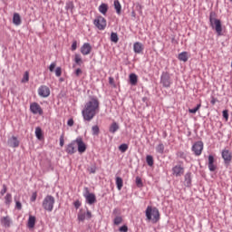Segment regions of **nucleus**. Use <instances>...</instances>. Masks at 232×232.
Wrapping results in <instances>:
<instances>
[{
	"instance_id": "11",
	"label": "nucleus",
	"mask_w": 232,
	"mask_h": 232,
	"mask_svg": "<svg viewBox=\"0 0 232 232\" xmlns=\"http://www.w3.org/2000/svg\"><path fill=\"white\" fill-rule=\"evenodd\" d=\"M75 144L78 146V151L79 153H84L86 151V144L82 140V138L79 137L76 140H74Z\"/></svg>"
},
{
	"instance_id": "34",
	"label": "nucleus",
	"mask_w": 232,
	"mask_h": 232,
	"mask_svg": "<svg viewBox=\"0 0 232 232\" xmlns=\"http://www.w3.org/2000/svg\"><path fill=\"white\" fill-rule=\"evenodd\" d=\"M111 43H119V35L117 34V33L111 34Z\"/></svg>"
},
{
	"instance_id": "13",
	"label": "nucleus",
	"mask_w": 232,
	"mask_h": 232,
	"mask_svg": "<svg viewBox=\"0 0 232 232\" xmlns=\"http://www.w3.org/2000/svg\"><path fill=\"white\" fill-rule=\"evenodd\" d=\"M172 173L175 177H182L184 175V169L180 165H176L172 168Z\"/></svg>"
},
{
	"instance_id": "37",
	"label": "nucleus",
	"mask_w": 232,
	"mask_h": 232,
	"mask_svg": "<svg viewBox=\"0 0 232 232\" xmlns=\"http://www.w3.org/2000/svg\"><path fill=\"white\" fill-rule=\"evenodd\" d=\"M119 150L121 151V153H126V151H128V144L122 143L119 146Z\"/></svg>"
},
{
	"instance_id": "52",
	"label": "nucleus",
	"mask_w": 232,
	"mask_h": 232,
	"mask_svg": "<svg viewBox=\"0 0 232 232\" xmlns=\"http://www.w3.org/2000/svg\"><path fill=\"white\" fill-rule=\"evenodd\" d=\"M60 146H61V148H63V146H64V135L63 134L60 137Z\"/></svg>"
},
{
	"instance_id": "43",
	"label": "nucleus",
	"mask_w": 232,
	"mask_h": 232,
	"mask_svg": "<svg viewBox=\"0 0 232 232\" xmlns=\"http://www.w3.org/2000/svg\"><path fill=\"white\" fill-rule=\"evenodd\" d=\"M55 75L56 77H61V75H63V69L61 67L55 69Z\"/></svg>"
},
{
	"instance_id": "15",
	"label": "nucleus",
	"mask_w": 232,
	"mask_h": 232,
	"mask_svg": "<svg viewBox=\"0 0 232 232\" xmlns=\"http://www.w3.org/2000/svg\"><path fill=\"white\" fill-rule=\"evenodd\" d=\"M7 144L10 148H19V140H17V137L13 136L8 140Z\"/></svg>"
},
{
	"instance_id": "9",
	"label": "nucleus",
	"mask_w": 232,
	"mask_h": 232,
	"mask_svg": "<svg viewBox=\"0 0 232 232\" xmlns=\"http://www.w3.org/2000/svg\"><path fill=\"white\" fill-rule=\"evenodd\" d=\"M221 156H222V159L224 160L225 165L229 166V164H231V160H232L231 151H229V150L225 149L222 150Z\"/></svg>"
},
{
	"instance_id": "50",
	"label": "nucleus",
	"mask_w": 232,
	"mask_h": 232,
	"mask_svg": "<svg viewBox=\"0 0 232 232\" xmlns=\"http://www.w3.org/2000/svg\"><path fill=\"white\" fill-rule=\"evenodd\" d=\"M71 50L72 52H75V50H77V41H74L72 44Z\"/></svg>"
},
{
	"instance_id": "6",
	"label": "nucleus",
	"mask_w": 232,
	"mask_h": 232,
	"mask_svg": "<svg viewBox=\"0 0 232 232\" xmlns=\"http://www.w3.org/2000/svg\"><path fill=\"white\" fill-rule=\"evenodd\" d=\"M160 84H162L163 88H169L171 86V76L168 72H164L160 77Z\"/></svg>"
},
{
	"instance_id": "28",
	"label": "nucleus",
	"mask_w": 232,
	"mask_h": 232,
	"mask_svg": "<svg viewBox=\"0 0 232 232\" xmlns=\"http://www.w3.org/2000/svg\"><path fill=\"white\" fill-rule=\"evenodd\" d=\"M35 136L38 140H43V130L41 129V127L35 128Z\"/></svg>"
},
{
	"instance_id": "5",
	"label": "nucleus",
	"mask_w": 232,
	"mask_h": 232,
	"mask_svg": "<svg viewBox=\"0 0 232 232\" xmlns=\"http://www.w3.org/2000/svg\"><path fill=\"white\" fill-rule=\"evenodd\" d=\"M93 24L98 30H105L107 25L106 18L102 15L96 16L93 20Z\"/></svg>"
},
{
	"instance_id": "2",
	"label": "nucleus",
	"mask_w": 232,
	"mask_h": 232,
	"mask_svg": "<svg viewBox=\"0 0 232 232\" xmlns=\"http://www.w3.org/2000/svg\"><path fill=\"white\" fill-rule=\"evenodd\" d=\"M145 215L147 220H152L153 224H157V222L160 220V213L157 208H151L150 206L147 207Z\"/></svg>"
},
{
	"instance_id": "42",
	"label": "nucleus",
	"mask_w": 232,
	"mask_h": 232,
	"mask_svg": "<svg viewBox=\"0 0 232 232\" xmlns=\"http://www.w3.org/2000/svg\"><path fill=\"white\" fill-rule=\"evenodd\" d=\"M29 79H30V74L28 73V72H25L22 79V82H28Z\"/></svg>"
},
{
	"instance_id": "27",
	"label": "nucleus",
	"mask_w": 232,
	"mask_h": 232,
	"mask_svg": "<svg viewBox=\"0 0 232 232\" xmlns=\"http://www.w3.org/2000/svg\"><path fill=\"white\" fill-rule=\"evenodd\" d=\"M99 12H101V14H102L103 15H106L108 12V4H102L99 6Z\"/></svg>"
},
{
	"instance_id": "59",
	"label": "nucleus",
	"mask_w": 232,
	"mask_h": 232,
	"mask_svg": "<svg viewBox=\"0 0 232 232\" xmlns=\"http://www.w3.org/2000/svg\"><path fill=\"white\" fill-rule=\"evenodd\" d=\"M109 82H110V84H113V78L112 77L109 78Z\"/></svg>"
},
{
	"instance_id": "16",
	"label": "nucleus",
	"mask_w": 232,
	"mask_h": 232,
	"mask_svg": "<svg viewBox=\"0 0 232 232\" xmlns=\"http://www.w3.org/2000/svg\"><path fill=\"white\" fill-rule=\"evenodd\" d=\"M65 151L68 155H73L75 153V140L66 146Z\"/></svg>"
},
{
	"instance_id": "62",
	"label": "nucleus",
	"mask_w": 232,
	"mask_h": 232,
	"mask_svg": "<svg viewBox=\"0 0 232 232\" xmlns=\"http://www.w3.org/2000/svg\"><path fill=\"white\" fill-rule=\"evenodd\" d=\"M44 1V3H46V2H48V0H43Z\"/></svg>"
},
{
	"instance_id": "31",
	"label": "nucleus",
	"mask_w": 232,
	"mask_h": 232,
	"mask_svg": "<svg viewBox=\"0 0 232 232\" xmlns=\"http://www.w3.org/2000/svg\"><path fill=\"white\" fill-rule=\"evenodd\" d=\"M156 151H157V153H160V155H162L164 153V144L163 143H160L156 147Z\"/></svg>"
},
{
	"instance_id": "23",
	"label": "nucleus",
	"mask_w": 232,
	"mask_h": 232,
	"mask_svg": "<svg viewBox=\"0 0 232 232\" xmlns=\"http://www.w3.org/2000/svg\"><path fill=\"white\" fill-rule=\"evenodd\" d=\"M13 23L15 24V26H19L21 24V15L19 14L14 13L13 16Z\"/></svg>"
},
{
	"instance_id": "57",
	"label": "nucleus",
	"mask_w": 232,
	"mask_h": 232,
	"mask_svg": "<svg viewBox=\"0 0 232 232\" xmlns=\"http://www.w3.org/2000/svg\"><path fill=\"white\" fill-rule=\"evenodd\" d=\"M85 217H86V218H92V212L90 210H87Z\"/></svg>"
},
{
	"instance_id": "26",
	"label": "nucleus",
	"mask_w": 232,
	"mask_h": 232,
	"mask_svg": "<svg viewBox=\"0 0 232 232\" xmlns=\"http://www.w3.org/2000/svg\"><path fill=\"white\" fill-rule=\"evenodd\" d=\"M137 82H138L137 74L130 73V83L131 84V86H135L137 84Z\"/></svg>"
},
{
	"instance_id": "14",
	"label": "nucleus",
	"mask_w": 232,
	"mask_h": 232,
	"mask_svg": "<svg viewBox=\"0 0 232 232\" xmlns=\"http://www.w3.org/2000/svg\"><path fill=\"white\" fill-rule=\"evenodd\" d=\"M81 53L82 55H90L92 53V45L89 43L83 44L81 47Z\"/></svg>"
},
{
	"instance_id": "10",
	"label": "nucleus",
	"mask_w": 232,
	"mask_h": 232,
	"mask_svg": "<svg viewBox=\"0 0 232 232\" xmlns=\"http://www.w3.org/2000/svg\"><path fill=\"white\" fill-rule=\"evenodd\" d=\"M30 111L31 113H34V115H43V108H41V105L37 102H33L30 105Z\"/></svg>"
},
{
	"instance_id": "33",
	"label": "nucleus",
	"mask_w": 232,
	"mask_h": 232,
	"mask_svg": "<svg viewBox=\"0 0 232 232\" xmlns=\"http://www.w3.org/2000/svg\"><path fill=\"white\" fill-rule=\"evenodd\" d=\"M92 135H99L101 133V129H99V125H94L92 127Z\"/></svg>"
},
{
	"instance_id": "4",
	"label": "nucleus",
	"mask_w": 232,
	"mask_h": 232,
	"mask_svg": "<svg viewBox=\"0 0 232 232\" xmlns=\"http://www.w3.org/2000/svg\"><path fill=\"white\" fill-rule=\"evenodd\" d=\"M55 204V198L52 195H47L42 203V207L45 211L52 213L53 211V205Z\"/></svg>"
},
{
	"instance_id": "3",
	"label": "nucleus",
	"mask_w": 232,
	"mask_h": 232,
	"mask_svg": "<svg viewBox=\"0 0 232 232\" xmlns=\"http://www.w3.org/2000/svg\"><path fill=\"white\" fill-rule=\"evenodd\" d=\"M209 23L212 28H215L218 35H222V22L217 19V14L215 12H210Z\"/></svg>"
},
{
	"instance_id": "24",
	"label": "nucleus",
	"mask_w": 232,
	"mask_h": 232,
	"mask_svg": "<svg viewBox=\"0 0 232 232\" xmlns=\"http://www.w3.org/2000/svg\"><path fill=\"white\" fill-rule=\"evenodd\" d=\"M184 184L187 188L191 187V173L188 172L187 174H185V181Z\"/></svg>"
},
{
	"instance_id": "48",
	"label": "nucleus",
	"mask_w": 232,
	"mask_h": 232,
	"mask_svg": "<svg viewBox=\"0 0 232 232\" xmlns=\"http://www.w3.org/2000/svg\"><path fill=\"white\" fill-rule=\"evenodd\" d=\"M55 66H57V64L55 63H51L50 66H49V71L50 72H54Z\"/></svg>"
},
{
	"instance_id": "7",
	"label": "nucleus",
	"mask_w": 232,
	"mask_h": 232,
	"mask_svg": "<svg viewBox=\"0 0 232 232\" xmlns=\"http://www.w3.org/2000/svg\"><path fill=\"white\" fill-rule=\"evenodd\" d=\"M83 197L85 198L87 204H90V206L97 202V198L95 197V194L90 193L88 188H85V193L83 194Z\"/></svg>"
},
{
	"instance_id": "41",
	"label": "nucleus",
	"mask_w": 232,
	"mask_h": 232,
	"mask_svg": "<svg viewBox=\"0 0 232 232\" xmlns=\"http://www.w3.org/2000/svg\"><path fill=\"white\" fill-rule=\"evenodd\" d=\"M85 219H86V213L78 214V220H80V222H84Z\"/></svg>"
},
{
	"instance_id": "44",
	"label": "nucleus",
	"mask_w": 232,
	"mask_h": 232,
	"mask_svg": "<svg viewBox=\"0 0 232 232\" xmlns=\"http://www.w3.org/2000/svg\"><path fill=\"white\" fill-rule=\"evenodd\" d=\"M15 208L21 211L23 209V204H21V201H15Z\"/></svg>"
},
{
	"instance_id": "46",
	"label": "nucleus",
	"mask_w": 232,
	"mask_h": 232,
	"mask_svg": "<svg viewBox=\"0 0 232 232\" xmlns=\"http://www.w3.org/2000/svg\"><path fill=\"white\" fill-rule=\"evenodd\" d=\"M120 232H128V226L123 225L119 228Z\"/></svg>"
},
{
	"instance_id": "40",
	"label": "nucleus",
	"mask_w": 232,
	"mask_h": 232,
	"mask_svg": "<svg viewBox=\"0 0 232 232\" xmlns=\"http://www.w3.org/2000/svg\"><path fill=\"white\" fill-rule=\"evenodd\" d=\"M5 204L10 205L12 204V194L8 193L5 196Z\"/></svg>"
},
{
	"instance_id": "35",
	"label": "nucleus",
	"mask_w": 232,
	"mask_h": 232,
	"mask_svg": "<svg viewBox=\"0 0 232 232\" xmlns=\"http://www.w3.org/2000/svg\"><path fill=\"white\" fill-rule=\"evenodd\" d=\"M74 63H76V64L81 66V64L82 63V58H81V54H75L74 55Z\"/></svg>"
},
{
	"instance_id": "39",
	"label": "nucleus",
	"mask_w": 232,
	"mask_h": 232,
	"mask_svg": "<svg viewBox=\"0 0 232 232\" xmlns=\"http://www.w3.org/2000/svg\"><path fill=\"white\" fill-rule=\"evenodd\" d=\"M113 222H114V225H115V226H119L120 224H122V217L117 216V217L114 218Z\"/></svg>"
},
{
	"instance_id": "45",
	"label": "nucleus",
	"mask_w": 232,
	"mask_h": 232,
	"mask_svg": "<svg viewBox=\"0 0 232 232\" xmlns=\"http://www.w3.org/2000/svg\"><path fill=\"white\" fill-rule=\"evenodd\" d=\"M177 157H179V159H186V153L183 151H178Z\"/></svg>"
},
{
	"instance_id": "53",
	"label": "nucleus",
	"mask_w": 232,
	"mask_h": 232,
	"mask_svg": "<svg viewBox=\"0 0 232 232\" xmlns=\"http://www.w3.org/2000/svg\"><path fill=\"white\" fill-rule=\"evenodd\" d=\"M88 171H90V173H95L97 171V167L92 166L88 169Z\"/></svg>"
},
{
	"instance_id": "54",
	"label": "nucleus",
	"mask_w": 232,
	"mask_h": 232,
	"mask_svg": "<svg viewBox=\"0 0 232 232\" xmlns=\"http://www.w3.org/2000/svg\"><path fill=\"white\" fill-rule=\"evenodd\" d=\"M74 208H76V209H79L81 208V201L76 200L74 202Z\"/></svg>"
},
{
	"instance_id": "38",
	"label": "nucleus",
	"mask_w": 232,
	"mask_h": 232,
	"mask_svg": "<svg viewBox=\"0 0 232 232\" xmlns=\"http://www.w3.org/2000/svg\"><path fill=\"white\" fill-rule=\"evenodd\" d=\"M136 186L137 188H142L144 186L142 183V179H140L139 176L136 177Z\"/></svg>"
},
{
	"instance_id": "58",
	"label": "nucleus",
	"mask_w": 232,
	"mask_h": 232,
	"mask_svg": "<svg viewBox=\"0 0 232 232\" xmlns=\"http://www.w3.org/2000/svg\"><path fill=\"white\" fill-rule=\"evenodd\" d=\"M216 102H217V99L212 98V100L210 101V103H211L212 105H215Z\"/></svg>"
},
{
	"instance_id": "64",
	"label": "nucleus",
	"mask_w": 232,
	"mask_h": 232,
	"mask_svg": "<svg viewBox=\"0 0 232 232\" xmlns=\"http://www.w3.org/2000/svg\"><path fill=\"white\" fill-rule=\"evenodd\" d=\"M60 81H63V78H61Z\"/></svg>"
},
{
	"instance_id": "51",
	"label": "nucleus",
	"mask_w": 232,
	"mask_h": 232,
	"mask_svg": "<svg viewBox=\"0 0 232 232\" xmlns=\"http://www.w3.org/2000/svg\"><path fill=\"white\" fill-rule=\"evenodd\" d=\"M35 200H37V193L34 192L31 197V202H35Z\"/></svg>"
},
{
	"instance_id": "61",
	"label": "nucleus",
	"mask_w": 232,
	"mask_h": 232,
	"mask_svg": "<svg viewBox=\"0 0 232 232\" xmlns=\"http://www.w3.org/2000/svg\"><path fill=\"white\" fill-rule=\"evenodd\" d=\"M147 100H148V98L144 97L143 98V102H146Z\"/></svg>"
},
{
	"instance_id": "1",
	"label": "nucleus",
	"mask_w": 232,
	"mask_h": 232,
	"mask_svg": "<svg viewBox=\"0 0 232 232\" xmlns=\"http://www.w3.org/2000/svg\"><path fill=\"white\" fill-rule=\"evenodd\" d=\"M89 102H87L82 111V115L85 122H91L97 113H99L100 102L99 98L96 96H90Z\"/></svg>"
},
{
	"instance_id": "21",
	"label": "nucleus",
	"mask_w": 232,
	"mask_h": 232,
	"mask_svg": "<svg viewBox=\"0 0 232 232\" xmlns=\"http://www.w3.org/2000/svg\"><path fill=\"white\" fill-rule=\"evenodd\" d=\"M121 127L119 126V123L113 121L111 126L109 127L110 133L114 134Z\"/></svg>"
},
{
	"instance_id": "63",
	"label": "nucleus",
	"mask_w": 232,
	"mask_h": 232,
	"mask_svg": "<svg viewBox=\"0 0 232 232\" xmlns=\"http://www.w3.org/2000/svg\"><path fill=\"white\" fill-rule=\"evenodd\" d=\"M116 211H117V209H114V210H113V213H115Z\"/></svg>"
},
{
	"instance_id": "19",
	"label": "nucleus",
	"mask_w": 232,
	"mask_h": 232,
	"mask_svg": "<svg viewBox=\"0 0 232 232\" xmlns=\"http://www.w3.org/2000/svg\"><path fill=\"white\" fill-rule=\"evenodd\" d=\"M27 227H29V229L35 227V216H29Z\"/></svg>"
},
{
	"instance_id": "12",
	"label": "nucleus",
	"mask_w": 232,
	"mask_h": 232,
	"mask_svg": "<svg viewBox=\"0 0 232 232\" xmlns=\"http://www.w3.org/2000/svg\"><path fill=\"white\" fill-rule=\"evenodd\" d=\"M38 95H40V97H49L50 96V88H48V86L46 85H42L39 89H38Z\"/></svg>"
},
{
	"instance_id": "22",
	"label": "nucleus",
	"mask_w": 232,
	"mask_h": 232,
	"mask_svg": "<svg viewBox=\"0 0 232 232\" xmlns=\"http://www.w3.org/2000/svg\"><path fill=\"white\" fill-rule=\"evenodd\" d=\"M179 61H182L183 63H188V59L189 57L188 56V52H182L178 56Z\"/></svg>"
},
{
	"instance_id": "36",
	"label": "nucleus",
	"mask_w": 232,
	"mask_h": 232,
	"mask_svg": "<svg viewBox=\"0 0 232 232\" xmlns=\"http://www.w3.org/2000/svg\"><path fill=\"white\" fill-rule=\"evenodd\" d=\"M146 162H147L148 166H153V164H154L153 156H151V155H147V157H146Z\"/></svg>"
},
{
	"instance_id": "17",
	"label": "nucleus",
	"mask_w": 232,
	"mask_h": 232,
	"mask_svg": "<svg viewBox=\"0 0 232 232\" xmlns=\"http://www.w3.org/2000/svg\"><path fill=\"white\" fill-rule=\"evenodd\" d=\"M133 51L135 53H142L144 51V45L140 42H136L133 44Z\"/></svg>"
},
{
	"instance_id": "29",
	"label": "nucleus",
	"mask_w": 232,
	"mask_h": 232,
	"mask_svg": "<svg viewBox=\"0 0 232 232\" xmlns=\"http://www.w3.org/2000/svg\"><path fill=\"white\" fill-rule=\"evenodd\" d=\"M73 8H75V5H73L72 1H69L66 3L65 10L70 11L71 14H73Z\"/></svg>"
},
{
	"instance_id": "32",
	"label": "nucleus",
	"mask_w": 232,
	"mask_h": 232,
	"mask_svg": "<svg viewBox=\"0 0 232 232\" xmlns=\"http://www.w3.org/2000/svg\"><path fill=\"white\" fill-rule=\"evenodd\" d=\"M201 107H202V104L198 103L195 108L188 109V113L195 114V113H197L200 110Z\"/></svg>"
},
{
	"instance_id": "55",
	"label": "nucleus",
	"mask_w": 232,
	"mask_h": 232,
	"mask_svg": "<svg viewBox=\"0 0 232 232\" xmlns=\"http://www.w3.org/2000/svg\"><path fill=\"white\" fill-rule=\"evenodd\" d=\"M81 73H82V70H81V69H76V71H75V75H76V77H79V75H81Z\"/></svg>"
},
{
	"instance_id": "56",
	"label": "nucleus",
	"mask_w": 232,
	"mask_h": 232,
	"mask_svg": "<svg viewBox=\"0 0 232 232\" xmlns=\"http://www.w3.org/2000/svg\"><path fill=\"white\" fill-rule=\"evenodd\" d=\"M67 126H73V119H69L68 121H67Z\"/></svg>"
},
{
	"instance_id": "47",
	"label": "nucleus",
	"mask_w": 232,
	"mask_h": 232,
	"mask_svg": "<svg viewBox=\"0 0 232 232\" xmlns=\"http://www.w3.org/2000/svg\"><path fill=\"white\" fill-rule=\"evenodd\" d=\"M223 117L227 121L229 119V112L227 110L223 111Z\"/></svg>"
},
{
	"instance_id": "8",
	"label": "nucleus",
	"mask_w": 232,
	"mask_h": 232,
	"mask_svg": "<svg viewBox=\"0 0 232 232\" xmlns=\"http://www.w3.org/2000/svg\"><path fill=\"white\" fill-rule=\"evenodd\" d=\"M202 150H204V143L202 141H197L192 146V151L194 152V155H196V157H199V155H202Z\"/></svg>"
},
{
	"instance_id": "49",
	"label": "nucleus",
	"mask_w": 232,
	"mask_h": 232,
	"mask_svg": "<svg viewBox=\"0 0 232 232\" xmlns=\"http://www.w3.org/2000/svg\"><path fill=\"white\" fill-rule=\"evenodd\" d=\"M7 187L5 184L3 185V189L1 190L0 194L2 195V197L5 195V193H6L7 191Z\"/></svg>"
},
{
	"instance_id": "30",
	"label": "nucleus",
	"mask_w": 232,
	"mask_h": 232,
	"mask_svg": "<svg viewBox=\"0 0 232 232\" xmlns=\"http://www.w3.org/2000/svg\"><path fill=\"white\" fill-rule=\"evenodd\" d=\"M116 186H117V188L119 189V191H121L122 189V186H123L122 178L116 177Z\"/></svg>"
},
{
	"instance_id": "20",
	"label": "nucleus",
	"mask_w": 232,
	"mask_h": 232,
	"mask_svg": "<svg viewBox=\"0 0 232 232\" xmlns=\"http://www.w3.org/2000/svg\"><path fill=\"white\" fill-rule=\"evenodd\" d=\"M114 8L116 10V14L121 15L122 12V5H121V2H119V0H114Z\"/></svg>"
},
{
	"instance_id": "18",
	"label": "nucleus",
	"mask_w": 232,
	"mask_h": 232,
	"mask_svg": "<svg viewBox=\"0 0 232 232\" xmlns=\"http://www.w3.org/2000/svg\"><path fill=\"white\" fill-rule=\"evenodd\" d=\"M208 169L209 171H215L217 166L215 165V157L213 155L208 156Z\"/></svg>"
},
{
	"instance_id": "60",
	"label": "nucleus",
	"mask_w": 232,
	"mask_h": 232,
	"mask_svg": "<svg viewBox=\"0 0 232 232\" xmlns=\"http://www.w3.org/2000/svg\"><path fill=\"white\" fill-rule=\"evenodd\" d=\"M131 15H132V17H135V11L131 12Z\"/></svg>"
},
{
	"instance_id": "25",
	"label": "nucleus",
	"mask_w": 232,
	"mask_h": 232,
	"mask_svg": "<svg viewBox=\"0 0 232 232\" xmlns=\"http://www.w3.org/2000/svg\"><path fill=\"white\" fill-rule=\"evenodd\" d=\"M1 224H3L5 227H10V224H11L10 218L8 216L2 218Z\"/></svg>"
}]
</instances>
